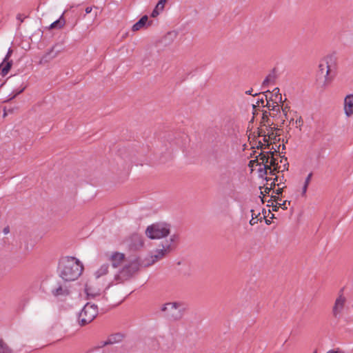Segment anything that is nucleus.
I'll list each match as a JSON object with an SVG mask.
<instances>
[{"label":"nucleus","mask_w":353,"mask_h":353,"mask_svg":"<svg viewBox=\"0 0 353 353\" xmlns=\"http://www.w3.org/2000/svg\"><path fill=\"white\" fill-rule=\"evenodd\" d=\"M52 293L55 296H60V295H66L69 294V292L67 289L63 288L62 287H59L56 289H54L52 291Z\"/></svg>","instance_id":"obj_25"},{"label":"nucleus","mask_w":353,"mask_h":353,"mask_svg":"<svg viewBox=\"0 0 353 353\" xmlns=\"http://www.w3.org/2000/svg\"><path fill=\"white\" fill-rule=\"evenodd\" d=\"M51 53H52V51L48 52L45 55H43L41 57V60L39 61V63L40 64H45V63H48L50 60L53 59L55 57V55L50 56Z\"/></svg>","instance_id":"obj_28"},{"label":"nucleus","mask_w":353,"mask_h":353,"mask_svg":"<svg viewBox=\"0 0 353 353\" xmlns=\"http://www.w3.org/2000/svg\"><path fill=\"white\" fill-rule=\"evenodd\" d=\"M272 93L275 94L274 99H271V101H281L282 97L281 94L279 93V88H274L273 90Z\"/></svg>","instance_id":"obj_30"},{"label":"nucleus","mask_w":353,"mask_h":353,"mask_svg":"<svg viewBox=\"0 0 353 353\" xmlns=\"http://www.w3.org/2000/svg\"><path fill=\"white\" fill-rule=\"evenodd\" d=\"M98 314V308L94 304L87 303L79 314V323L83 326L92 322Z\"/></svg>","instance_id":"obj_9"},{"label":"nucleus","mask_w":353,"mask_h":353,"mask_svg":"<svg viewBox=\"0 0 353 353\" xmlns=\"http://www.w3.org/2000/svg\"><path fill=\"white\" fill-rule=\"evenodd\" d=\"M85 292L88 297L94 298L100 294V290L93 288L90 285L87 284L85 288Z\"/></svg>","instance_id":"obj_17"},{"label":"nucleus","mask_w":353,"mask_h":353,"mask_svg":"<svg viewBox=\"0 0 353 353\" xmlns=\"http://www.w3.org/2000/svg\"><path fill=\"white\" fill-rule=\"evenodd\" d=\"M266 93H268L269 94H272V93H270L269 91H267Z\"/></svg>","instance_id":"obj_45"},{"label":"nucleus","mask_w":353,"mask_h":353,"mask_svg":"<svg viewBox=\"0 0 353 353\" xmlns=\"http://www.w3.org/2000/svg\"><path fill=\"white\" fill-rule=\"evenodd\" d=\"M272 210L273 211H277L278 209H279V206H278V205L276 203L275 205L273 204L272 205Z\"/></svg>","instance_id":"obj_39"},{"label":"nucleus","mask_w":353,"mask_h":353,"mask_svg":"<svg viewBox=\"0 0 353 353\" xmlns=\"http://www.w3.org/2000/svg\"><path fill=\"white\" fill-rule=\"evenodd\" d=\"M343 112L347 118L353 116V94H347L343 101Z\"/></svg>","instance_id":"obj_13"},{"label":"nucleus","mask_w":353,"mask_h":353,"mask_svg":"<svg viewBox=\"0 0 353 353\" xmlns=\"http://www.w3.org/2000/svg\"><path fill=\"white\" fill-rule=\"evenodd\" d=\"M223 131L225 132L228 136L236 135L237 126L233 121H228L225 123L223 125Z\"/></svg>","instance_id":"obj_14"},{"label":"nucleus","mask_w":353,"mask_h":353,"mask_svg":"<svg viewBox=\"0 0 353 353\" xmlns=\"http://www.w3.org/2000/svg\"><path fill=\"white\" fill-rule=\"evenodd\" d=\"M24 90V88H21L19 92H17L15 94H14V96L12 97V98L15 97L18 94L22 92Z\"/></svg>","instance_id":"obj_42"},{"label":"nucleus","mask_w":353,"mask_h":353,"mask_svg":"<svg viewBox=\"0 0 353 353\" xmlns=\"http://www.w3.org/2000/svg\"><path fill=\"white\" fill-rule=\"evenodd\" d=\"M332 59L326 57L322 59L319 65V79L318 81L321 87H326L330 84L333 79V77L331 75V65L330 62Z\"/></svg>","instance_id":"obj_6"},{"label":"nucleus","mask_w":353,"mask_h":353,"mask_svg":"<svg viewBox=\"0 0 353 353\" xmlns=\"http://www.w3.org/2000/svg\"><path fill=\"white\" fill-rule=\"evenodd\" d=\"M12 50L11 49H9L5 59H4V62H6V61L8 60L9 57L11 56L12 54Z\"/></svg>","instance_id":"obj_37"},{"label":"nucleus","mask_w":353,"mask_h":353,"mask_svg":"<svg viewBox=\"0 0 353 353\" xmlns=\"http://www.w3.org/2000/svg\"><path fill=\"white\" fill-rule=\"evenodd\" d=\"M234 173L232 170H225L219 175V183L224 188H231L234 186Z\"/></svg>","instance_id":"obj_12"},{"label":"nucleus","mask_w":353,"mask_h":353,"mask_svg":"<svg viewBox=\"0 0 353 353\" xmlns=\"http://www.w3.org/2000/svg\"><path fill=\"white\" fill-rule=\"evenodd\" d=\"M265 96V106H267L270 110H279L280 107H279V105L278 104V103L279 101H274V102H273L272 103H270V101L268 100V94H266Z\"/></svg>","instance_id":"obj_21"},{"label":"nucleus","mask_w":353,"mask_h":353,"mask_svg":"<svg viewBox=\"0 0 353 353\" xmlns=\"http://www.w3.org/2000/svg\"><path fill=\"white\" fill-rule=\"evenodd\" d=\"M17 19H19L21 22H23V18L22 17L21 14H18L17 17Z\"/></svg>","instance_id":"obj_41"},{"label":"nucleus","mask_w":353,"mask_h":353,"mask_svg":"<svg viewBox=\"0 0 353 353\" xmlns=\"http://www.w3.org/2000/svg\"><path fill=\"white\" fill-rule=\"evenodd\" d=\"M60 276L66 281L77 279L81 274L83 266L77 259L67 256L62 259L59 266Z\"/></svg>","instance_id":"obj_2"},{"label":"nucleus","mask_w":353,"mask_h":353,"mask_svg":"<svg viewBox=\"0 0 353 353\" xmlns=\"http://www.w3.org/2000/svg\"><path fill=\"white\" fill-rule=\"evenodd\" d=\"M0 353H12V348L3 339H0Z\"/></svg>","instance_id":"obj_22"},{"label":"nucleus","mask_w":353,"mask_h":353,"mask_svg":"<svg viewBox=\"0 0 353 353\" xmlns=\"http://www.w3.org/2000/svg\"><path fill=\"white\" fill-rule=\"evenodd\" d=\"M278 199H279V196L276 195H272L271 198L268 201L265 200V202L267 201L268 206H272L275 201H277Z\"/></svg>","instance_id":"obj_33"},{"label":"nucleus","mask_w":353,"mask_h":353,"mask_svg":"<svg viewBox=\"0 0 353 353\" xmlns=\"http://www.w3.org/2000/svg\"><path fill=\"white\" fill-rule=\"evenodd\" d=\"M133 239L137 241V243L134 244V246L135 248H141L143 245V242L141 237L137 234L133 236Z\"/></svg>","instance_id":"obj_29"},{"label":"nucleus","mask_w":353,"mask_h":353,"mask_svg":"<svg viewBox=\"0 0 353 353\" xmlns=\"http://www.w3.org/2000/svg\"><path fill=\"white\" fill-rule=\"evenodd\" d=\"M116 337H117V338H118V340H117L118 341H121V339H122V336H121V335H120V334H117V335H116Z\"/></svg>","instance_id":"obj_43"},{"label":"nucleus","mask_w":353,"mask_h":353,"mask_svg":"<svg viewBox=\"0 0 353 353\" xmlns=\"http://www.w3.org/2000/svg\"><path fill=\"white\" fill-rule=\"evenodd\" d=\"M150 25V23L148 22V17L147 15H144L136 23H134L132 28V31L136 32L138 31L146 26Z\"/></svg>","instance_id":"obj_15"},{"label":"nucleus","mask_w":353,"mask_h":353,"mask_svg":"<svg viewBox=\"0 0 353 353\" xmlns=\"http://www.w3.org/2000/svg\"><path fill=\"white\" fill-rule=\"evenodd\" d=\"M262 150L263 151L256 156L255 159L251 160L249 162V166L251 168L252 170H253L255 167L259 165V172H261L264 171L265 174L268 175V169H270L269 166L274 163V157H270V151L265 152L264 150Z\"/></svg>","instance_id":"obj_5"},{"label":"nucleus","mask_w":353,"mask_h":353,"mask_svg":"<svg viewBox=\"0 0 353 353\" xmlns=\"http://www.w3.org/2000/svg\"><path fill=\"white\" fill-rule=\"evenodd\" d=\"M271 79H272V77H270V76L267 77L263 82V86L265 87V86L268 85L269 84V83L270 82Z\"/></svg>","instance_id":"obj_35"},{"label":"nucleus","mask_w":353,"mask_h":353,"mask_svg":"<svg viewBox=\"0 0 353 353\" xmlns=\"http://www.w3.org/2000/svg\"><path fill=\"white\" fill-rule=\"evenodd\" d=\"M65 24V21L63 19L60 18L59 19L54 21L50 26V29L53 28H62Z\"/></svg>","instance_id":"obj_26"},{"label":"nucleus","mask_w":353,"mask_h":353,"mask_svg":"<svg viewBox=\"0 0 353 353\" xmlns=\"http://www.w3.org/2000/svg\"><path fill=\"white\" fill-rule=\"evenodd\" d=\"M313 353H316V351H314Z\"/></svg>","instance_id":"obj_46"},{"label":"nucleus","mask_w":353,"mask_h":353,"mask_svg":"<svg viewBox=\"0 0 353 353\" xmlns=\"http://www.w3.org/2000/svg\"><path fill=\"white\" fill-rule=\"evenodd\" d=\"M184 305L181 301L168 302L163 304L161 311L170 319L177 321L182 317Z\"/></svg>","instance_id":"obj_7"},{"label":"nucleus","mask_w":353,"mask_h":353,"mask_svg":"<svg viewBox=\"0 0 353 353\" xmlns=\"http://www.w3.org/2000/svg\"><path fill=\"white\" fill-rule=\"evenodd\" d=\"M105 255L113 268H119L110 285L123 283L130 280L139 270V261L135 257L127 259L124 253L118 251L108 252Z\"/></svg>","instance_id":"obj_1"},{"label":"nucleus","mask_w":353,"mask_h":353,"mask_svg":"<svg viewBox=\"0 0 353 353\" xmlns=\"http://www.w3.org/2000/svg\"><path fill=\"white\" fill-rule=\"evenodd\" d=\"M251 212H252V219H251V220L250 221V224L251 225H255L256 223H257V221H257V219H257L258 215H259L260 214L259 213L258 214H256L254 213V210H251Z\"/></svg>","instance_id":"obj_32"},{"label":"nucleus","mask_w":353,"mask_h":353,"mask_svg":"<svg viewBox=\"0 0 353 353\" xmlns=\"http://www.w3.org/2000/svg\"><path fill=\"white\" fill-rule=\"evenodd\" d=\"M265 101L262 98V99L258 100L256 102V104L253 105V108L255 109L256 107L259 108L261 106L265 107Z\"/></svg>","instance_id":"obj_34"},{"label":"nucleus","mask_w":353,"mask_h":353,"mask_svg":"<svg viewBox=\"0 0 353 353\" xmlns=\"http://www.w3.org/2000/svg\"><path fill=\"white\" fill-rule=\"evenodd\" d=\"M270 157H274V163L272 165L269 166L268 169V174L274 176L276 173L283 172L285 170H288V163L287 162V159L281 158L280 163L278 162V159L280 158L279 152H278V156L276 155V153L272 151H270Z\"/></svg>","instance_id":"obj_11"},{"label":"nucleus","mask_w":353,"mask_h":353,"mask_svg":"<svg viewBox=\"0 0 353 353\" xmlns=\"http://www.w3.org/2000/svg\"><path fill=\"white\" fill-rule=\"evenodd\" d=\"M272 179H273V181L270 183V188L266 187L265 188L264 191L261 192V194H263V197L261 198V201L263 203H265V196L266 195V194H269L270 190H272V187H275V185H276L275 182L277 181L278 176H275V177L274 179L270 178L269 179L268 178H266L267 181L272 180Z\"/></svg>","instance_id":"obj_18"},{"label":"nucleus","mask_w":353,"mask_h":353,"mask_svg":"<svg viewBox=\"0 0 353 353\" xmlns=\"http://www.w3.org/2000/svg\"><path fill=\"white\" fill-rule=\"evenodd\" d=\"M281 199L279 197V199L277 200V201H275V203L278 205L279 208H281L283 210H286L288 207L286 206L287 202L288 204L290 203V201H283L282 203H281Z\"/></svg>","instance_id":"obj_31"},{"label":"nucleus","mask_w":353,"mask_h":353,"mask_svg":"<svg viewBox=\"0 0 353 353\" xmlns=\"http://www.w3.org/2000/svg\"><path fill=\"white\" fill-rule=\"evenodd\" d=\"M165 3L166 0H160L157 4L155 8L153 10L151 14V17L154 18L157 17L159 13L164 9Z\"/></svg>","instance_id":"obj_16"},{"label":"nucleus","mask_w":353,"mask_h":353,"mask_svg":"<svg viewBox=\"0 0 353 353\" xmlns=\"http://www.w3.org/2000/svg\"><path fill=\"white\" fill-rule=\"evenodd\" d=\"M267 131L266 133L263 129L259 130V137H262L263 139L259 141L257 148H261V150L269 149V151L274 152L278 156L280 145H278L276 141L280 140V130L270 128L267 129Z\"/></svg>","instance_id":"obj_4"},{"label":"nucleus","mask_w":353,"mask_h":353,"mask_svg":"<svg viewBox=\"0 0 353 353\" xmlns=\"http://www.w3.org/2000/svg\"><path fill=\"white\" fill-rule=\"evenodd\" d=\"M170 233V225L166 223H157L149 225L146 230V236L151 239H159L168 236Z\"/></svg>","instance_id":"obj_8"},{"label":"nucleus","mask_w":353,"mask_h":353,"mask_svg":"<svg viewBox=\"0 0 353 353\" xmlns=\"http://www.w3.org/2000/svg\"><path fill=\"white\" fill-rule=\"evenodd\" d=\"M109 265L108 264H103L96 272L95 276L97 278H99L102 276L106 275L108 272Z\"/></svg>","instance_id":"obj_19"},{"label":"nucleus","mask_w":353,"mask_h":353,"mask_svg":"<svg viewBox=\"0 0 353 353\" xmlns=\"http://www.w3.org/2000/svg\"><path fill=\"white\" fill-rule=\"evenodd\" d=\"M252 90H248V91H246V92H245V93H246L247 94H252Z\"/></svg>","instance_id":"obj_44"},{"label":"nucleus","mask_w":353,"mask_h":353,"mask_svg":"<svg viewBox=\"0 0 353 353\" xmlns=\"http://www.w3.org/2000/svg\"><path fill=\"white\" fill-rule=\"evenodd\" d=\"M179 241L177 234H172L168 239L161 242L159 248L153 251L145 259V265L150 266L165 258L176 247Z\"/></svg>","instance_id":"obj_3"},{"label":"nucleus","mask_w":353,"mask_h":353,"mask_svg":"<svg viewBox=\"0 0 353 353\" xmlns=\"http://www.w3.org/2000/svg\"><path fill=\"white\" fill-rule=\"evenodd\" d=\"M12 61H6V62H4V61H3V63L1 64V66H2L1 74L3 76H6L8 74V72L10 71V70L12 67Z\"/></svg>","instance_id":"obj_23"},{"label":"nucleus","mask_w":353,"mask_h":353,"mask_svg":"<svg viewBox=\"0 0 353 353\" xmlns=\"http://www.w3.org/2000/svg\"><path fill=\"white\" fill-rule=\"evenodd\" d=\"M327 353H343V352L339 350H332L328 351Z\"/></svg>","instance_id":"obj_38"},{"label":"nucleus","mask_w":353,"mask_h":353,"mask_svg":"<svg viewBox=\"0 0 353 353\" xmlns=\"http://www.w3.org/2000/svg\"><path fill=\"white\" fill-rule=\"evenodd\" d=\"M91 12H92V8H91V7H87V8H85V12H86V13H88H88H90Z\"/></svg>","instance_id":"obj_40"},{"label":"nucleus","mask_w":353,"mask_h":353,"mask_svg":"<svg viewBox=\"0 0 353 353\" xmlns=\"http://www.w3.org/2000/svg\"><path fill=\"white\" fill-rule=\"evenodd\" d=\"M290 124L294 125L296 128H299V130H301V127L303 125V121L301 116L297 117L296 120H294V117H291L290 119Z\"/></svg>","instance_id":"obj_20"},{"label":"nucleus","mask_w":353,"mask_h":353,"mask_svg":"<svg viewBox=\"0 0 353 353\" xmlns=\"http://www.w3.org/2000/svg\"><path fill=\"white\" fill-rule=\"evenodd\" d=\"M312 173H310L306 177L305 180V182H304V184L302 187V196H305L306 194V192H307V188H308V185L311 181V179H312Z\"/></svg>","instance_id":"obj_24"},{"label":"nucleus","mask_w":353,"mask_h":353,"mask_svg":"<svg viewBox=\"0 0 353 353\" xmlns=\"http://www.w3.org/2000/svg\"><path fill=\"white\" fill-rule=\"evenodd\" d=\"M347 298L343 294V290H341L334 301L332 308V314L334 319H340L346 307Z\"/></svg>","instance_id":"obj_10"},{"label":"nucleus","mask_w":353,"mask_h":353,"mask_svg":"<svg viewBox=\"0 0 353 353\" xmlns=\"http://www.w3.org/2000/svg\"><path fill=\"white\" fill-rule=\"evenodd\" d=\"M281 109H282V112L286 119H288L289 117L290 118L292 114H295V112H292L290 111V107L288 106V105L283 104Z\"/></svg>","instance_id":"obj_27"},{"label":"nucleus","mask_w":353,"mask_h":353,"mask_svg":"<svg viewBox=\"0 0 353 353\" xmlns=\"http://www.w3.org/2000/svg\"><path fill=\"white\" fill-rule=\"evenodd\" d=\"M283 188H278L277 189L273 190V193L276 194V196H278L281 194L283 192Z\"/></svg>","instance_id":"obj_36"}]
</instances>
